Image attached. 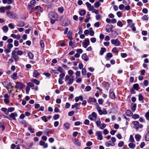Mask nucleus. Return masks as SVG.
I'll use <instances>...</instances> for the list:
<instances>
[{
	"mask_svg": "<svg viewBox=\"0 0 149 149\" xmlns=\"http://www.w3.org/2000/svg\"><path fill=\"white\" fill-rule=\"evenodd\" d=\"M102 134V132L101 131H97L95 133V135L97 137V139L100 140L102 139L103 137Z\"/></svg>",
	"mask_w": 149,
	"mask_h": 149,
	"instance_id": "5",
	"label": "nucleus"
},
{
	"mask_svg": "<svg viewBox=\"0 0 149 149\" xmlns=\"http://www.w3.org/2000/svg\"><path fill=\"white\" fill-rule=\"evenodd\" d=\"M111 43L116 46H118L120 44V42L118 39H113L111 40Z\"/></svg>",
	"mask_w": 149,
	"mask_h": 149,
	"instance_id": "4",
	"label": "nucleus"
},
{
	"mask_svg": "<svg viewBox=\"0 0 149 149\" xmlns=\"http://www.w3.org/2000/svg\"><path fill=\"white\" fill-rule=\"evenodd\" d=\"M17 114L16 113L14 112L11 113L9 115V117L14 120H16V117H17Z\"/></svg>",
	"mask_w": 149,
	"mask_h": 149,
	"instance_id": "8",
	"label": "nucleus"
},
{
	"mask_svg": "<svg viewBox=\"0 0 149 149\" xmlns=\"http://www.w3.org/2000/svg\"><path fill=\"white\" fill-rule=\"evenodd\" d=\"M129 147L131 149H133L135 147V145L132 143H130L128 144Z\"/></svg>",
	"mask_w": 149,
	"mask_h": 149,
	"instance_id": "38",
	"label": "nucleus"
},
{
	"mask_svg": "<svg viewBox=\"0 0 149 149\" xmlns=\"http://www.w3.org/2000/svg\"><path fill=\"white\" fill-rule=\"evenodd\" d=\"M86 4L87 6V7L88 8V9L90 11H91L92 12H93V7L91 6V4L88 2H86Z\"/></svg>",
	"mask_w": 149,
	"mask_h": 149,
	"instance_id": "9",
	"label": "nucleus"
},
{
	"mask_svg": "<svg viewBox=\"0 0 149 149\" xmlns=\"http://www.w3.org/2000/svg\"><path fill=\"white\" fill-rule=\"evenodd\" d=\"M72 32L70 31H69L67 34V37L70 40L73 39L72 37Z\"/></svg>",
	"mask_w": 149,
	"mask_h": 149,
	"instance_id": "21",
	"label": "nucleus"
},
{
	"mask_svg": "<svg viewBox=\"0 0 149 149\" xmlns=\"http://www.w3.org/2000/svg\"><path fill=\"white\" fill-rule=\"evenodd\" d=\"M28 55L29 58L31 59H32L33 58V54L31 52L28 53Z\"/></svg>",
	"mask_w": 149,
	"mask_h": 149,
	"instance_id": "33",
	"label": "nucleus"
},
{
	"mask_svg": "<svg viewBox=\"0 0 149 149\" xmlns=\"http://www.w3.org/2000/svg\"><path fill=\"white\" fill-rule=\"evenodd\" d=\"M124 144L123 141H120L119 143L118 144V146L119 147H122Z\"/></svg>",
	"mask_w": 149,
	"mask_h": 149,
	"instance_id": "44",
	"label": "nucleus"
},
{
	"mask_svg": "<svg viewBox=\"0 0 149 149\" xmlns=\"http://www.w3.org/2000/svg\"><path fill=\"white\" fill-rule=\"evenodd\" d=\"M49 17L51 19L57 18V15L56 13L54 12H51L49 14Z\"/></svg>",
	"mask_w": 149,
	"mask_h": 149,
	"instance_id": "6",
	"label": "nucleus"
},
{
	"mask_svg": "<svg viewBox=\"0 0 149 149\" xmlns=\"http://www.w3.org/2000/svg\"><path fill=\"white\" fill-rule=\"evenodd\" d=\"M57 70L61 73L63 71V69L61 67H58Z\"/></svg>",
	"mask_w": 149,
	"mask_h": 149,
	"instance_id": "64",
	"label": "nucleus"
},
{
	"mask_svg": "<svg viewBox=\"0 0 149 149\" xmlns=\"http://www.w3.org/2000/svg\"><path fill=\"white\" fill-rule=\"evenodd\" d=\"M74 143L77 146H80V141L79 140L76 139H74Z\"/></svg>",
	"mask_w": 149,
	"mask_h": 149,
	"instance_id": "17",
	"label": "nucleus"
},
{
	"mask_svg": "<svg viewBox=\"0 0 149 149\" xmlns=\"http://www.w3.org/2000/svg\"><path fill=\"white\" fill-rule=\"evenodd\" d=\"M58 10L61 13H62L64 11V9L63 7H60L58 8Z\"/></svg>",
	"mask_w": 149,
	"mask_h": 149,
	"instance_id": "48",
	"label": "nucleus"
},
{
	"mask_svg": "<svg viewBox=\"0 0 149 149\" xmlns=\"http://www.w3.org/2000/svg\"><path fill=\"white\" fill-rule=\"evenodd\" d=\"M40 74L37 71L35 70L33 73V77L36 78L39 77L40 76Z\"/></svg>",
	"mask_w": 149,
	"mask_h": 149,
	"instance_id": "10",
	"label": "nucleus"
},
{
	"mask_svg": "<svg viewBox=\"0 0 149 149\" xmlns=\"http://www.w3.org/2000/svg\"><path fill=\"white\" fill-rule=\"evenodd\" d=\"M2 29L3 31L5 32H7L8 30V27L6 25L3 26L2 28Z\"/></svg>",
	"mask_w": 149,
	"mask_h": 149,
	"instance_id": "23",
	"label": "nucleus"
},
{
	"mask_svg": "<svg viewBox=\"0 0 149 149\" xmlns=\"http://www.w3.org/2000/svg\"><path fill=\"white\" fill-rule=\"evenodd\" d=\"M126 114L128 116H132L133 115V113L130 110H128L126 111Z\"/></svg>",
	"mask_w": 149,
	"mask_h": 149,
	"instance_id": "18",
	"label": "nucleus"
},
{
	"mask_svg": "<svg viewBox=\"0 0 149 149\" xmlns=\"http://www.w3.org/2000/svg\"><path fill=\"white\" fill-rule=\"evenodd\" d=\"M11 57L13 58L15 61H18L19 59V57L16 54L11 56Z\"/></svg>",
	"mask_w": 149,
	"mask_h": 149,
	"instance_id": "19",
	"label": "nucleus"
},
{
	"mask_svg": "<svg viewBox=\"0 0 149 149\" xmlns=\"http://www.w3.org/2000/svg\"><path fill=\"white\" fill-rule=\"evenodd\" d=\"M31 81L37 85H38L39 84L40 82L39 81L36 79H33L31 80Z\"/></svg>",
	"mask_w": 149,
	"mask_h": 149,
	"instance_id": "32",
	"label": "nucleus"
},
{
	"mask_svg": "<svg viewBox=\"0 0 149 149\" xmlns=\"http://www.w3.org/2000/svg\"><path fill=\"white\" fill-rule=\"evenodd\" d=\"M91 89V87L89 86H87L85 88V90L87 91H90Z\"/></svg>",
	"mask_w": 149,
	"mask_h": 149,
	"instance_id": "62",
	"label": "nucleus"
},
{
	"mask_svg": "<svg viewBox=\"0 0 149 149\" xmlns=\"http://www.w3.org/2000/svg\"><path fill=\"white\" fill-rule=\"evenodd\" d=\"M86 70L85 68H83L81 70V74L83 75H85L86 74Z\"/></svg>",
	"mask_w": 149,
	"mask_h": 149,
	"instance_id": "45",
	"label": "nucleus"
},
{
	"mask_svg": "<svg viewBox=\"0 0 149 149\" xmlns=\"http://www.w3.org/2000/svg\"><path fill=\"white\" fill-rule=\"evenodd\" d=\"M148 133H147L145 137V140L146 141H149V131H148Z\"/></svg>",
	"mask_w": 149,
	"mask_h": 149,
	"instance_id": "41",
	"label": "nucleus"
},
{
	"mask_svg": "<svg viewBox=\"0 0 149 149\" xmlns=\"http://www.w3.org/2000/svg\"><path fill=\"white\" fill-rule=\"evenodd\" d=\"M7 47L9 49H10L13 47L12 44L11 43H8L7 45Z\"/></svg>",
	"mask_w": 149,
	"mask_h": 149,
	"instance_id": "58",
	"label": "nucleus"
},
{
	"mask_svg": "<svg viewBox=\"0 0 149 149\" xmlns=\"http://www.w3.org/2000/svg\"><path fill=\"white\" fill-rule=\"evenodd\" d=\"M106 125L105 124L102 123L100 124L99 127L101 129L103 130L106 127Z\"/></svg>",
	"mask_w": 149,
	"mask_h": 149,
	"instance_id": "42",
	"label": "nucleus"
},
{
	"mask_svg": "<svg viewBox=\"0 0 149 149\" xmlns=\"http://www.w3.org/2000/svg\"><path fill=\"white\" fill-rule=\"evenodd\" d=\"M139 97V100L140 101H142V102H143L144 101H143V97L142 96V94L141 93H139L138 95Z\"/></svg>",
	"mask_w": 149,
	"mask_h": 149,
	"instance_id": "20",
	"label": "nucleus"
},
{
	"mask_svg": "<svg viewBox=\"0 0 149 149\" xmlns=\"http://www.w3.org/2000/svg\"><path fill=\"white\" fill-rule=\"evenodd\" d=\"M8 27L11 29H13L14 28V25L13 23H10L8 24Z\"/></svg>",
	"mask_w": 149,
	"mask_h": 149,
	"instance_id": "49",
	"label": "nucleus"
},
{
	"mask_svg": "<svg viewBox=\"0 0 149 149\" xmlns=\"http://www.w3.org/2000/svg\"><path fill=\"white\" fill-rule=\"evenodd\" d=\"M100 5V3L99 1H97L95 3L94 6L95 8H97L99 7Z\"/></svg>",
	"mask_w": 149,
	"mask_h": 149,
	"instance_id": "27",
	"label": "nucleus"
},
{
	"mask_svg": "<svg viewBox=\"0 0 149 149\" xmlns=\"http://www.w3.org/2000/svg\"><path fill=\"white\" fill-rule=\"evenodd\" d=\"M89 44V41L88 39H86L84 40L82 46L85 48H86Z\"/></svg>",
	"mask_w": 149,
	"mask_h": 149,
	"instance_id": "7",
	"label": "nucleus"
},
{
	"mask_svg": "<svg viewBox=\"0 0 149 149\" xmlns=\"http://www.w3.org/2000/svg\"><path fill=\"white\" fill-rule=\"evenodd\" d=\"M100 24L99 22H97L95 23L94 26L95 27L98 28L100 26Z\"/></svg>",
	"mask_w": 149,
	"mask_h": 149,
	"instance_id": "52",
	"label": "nucleus"
},
{
	"mask_svg": "<svg viewBox=\"0 0 149 149\" xmlns=\"http://www.w3.org/2000/svg\"><path fill=\"white\" fill-rule=\"evenodd\" d=\"M132 123L134 125L135 128L136 130H138L139 128L141 129L143 127V125L142 124H140L137 121H134L132 122Z\"/></svg>",
	"mask_w": 149,
	"mask_h": 149,
	"instance_id": "3",
	"label": "nucleus"
},
{
	"mask_svg": "<svg viewBox=\"0 0 149 149\" xmlns=\"http://www.w3.org/2000/svg\"><path fill=\"white\" fill-rule=\"evenodd\" d=\"M17 25L19 27H23L24 25V23L23 22L21 21L19 22Z\"/></svg>",
	"mask_w": 149,
	"mask_h": 149,
	"instance_id": "30",
	"label": "nucleus"
},
{
	"mask_svg": "<svg viewBox=\"0 0 149 149\" xmlns=\"http://www.w3.org/2000/svg\"><path fill=\"white\" fill-rule=\"evenodd\" d=\"M117 25L120 27H122L123 26L122 22L120 20H119L118 21L117 23Z\"/></svg>",
	"mask_w": 149,
	"mask_h": 149,
	"instance_id": "43",
	"label": "nucleus"
},
{
	"mask_svg": "<svg viewBox=\"0 0 149 149\" xmlns=\"http://www.w3.org/2000/svg\"><path fill=\"white\" fill-rule=\"evenodd\" d=\"M129 0H123V3L125 5H127L129 4Z\"/></svg>",
	"mask_w": 149,
	"mask_h": 149,
	"instance_id": "47",
	"label": "nucleus"
},
{
	"mask_svg": "<svg viewBox=\"0 0 149 149\" xmlns=\"http://www.w3.org/2000/svg\"><path fill=\"white\" fill-rule=\"evenodd\" d=\"M82 58L84 60L87 61L88 60L86 54H84L82 56Z\"/></svg>",
	"mask_w": 149,
	"mask_h": 149,
	"instance_id": "34",
	"label": "nucleus"
},
{
	"mask_svg": "<svg viewBox=\"0 0 149 149\" xmlns=\"http://www.w3.org/2000/svg\"><path fill=\"white\" fill-rule=\"evenodd\" d=\"M112 28L113 26L112 25H107L106 26V30L107 32L109 33L110 30L112 29Z\"/></svg>",
	"mask_w": 149,
	"mask_h": 149,
	"instance_id": "11",
	"label": "nucleus"
},
{
	"mask_svg": "<svg viewBox=\"0 0 149 149\" xmlns=\"http://www.w3.org/2000/svg\"><path fill=\"white\" fill-rule=\"evenodd\" d=\"M7 16L11 19H17L18 18V15L14 13L8 12L6 13Z\"/></svg>",
	"mask_w": 149,
	"mask_h": 149,
	"instance_id": "2",
	"label": "nucleus"
},
{
	"mask_svg": "<svg viewBox=\"0 0 149 149\" xmlns=\"http://www.w3.org/2000/svg\"><path fill=\"white\" fill-rule=\"evenodd\" d=\"M112 54L111 53L109 52L107 53L105 58L108 61L110 59V58H111L112 57Z\"/></svg>",
	"mask_w": 149,
	"mask_h": 149,
	"instance_id": "13",
	"label": "nucleus"
},
{
	"mask_svg": "<svg viewBox=\"0 0 149 149\" xmlns=\"http://www.w3.org/2000/svg\"><path fill=\"white\" fill-rule=\"evenodd\" d=\"M17 73L16 72L14 73L12 76V78L14 80H16L17 79L18 77L17 76Z\"/></svg>",
	"mask_w": 149,
	"mask_h": 149,
	"instance_id": "29",
	"label": "nucleus"
},
{
	"mask_svg": "<svg viewBox=\"0 0 149 149\" xmlns=\"http://www.w3.org/2000/svg\"><path fill=\"white\" fill-rule=\"evenodd\" d=\"M112 52L116 54V55L118 54V51L117 50V48L115 47L113 48L112 50Z\"/></svg>",
	"mask_w": 149,
	"mask_h": 149,
	"instance_id": "28",
	"label": "nucleus"
},
{
	"mask_svg": "<svg viewBox=\"0 0 149 149\" xmlns=\"http://www.w3.org/2000/svg\"><path fill=\"white\" fill-rule=\"evenodd\" d=\"M94 102L96 103L95 105L96 108L97 109L99 114L100 115L102 114L106 115L107 114V110L105 109H103L102 110L101 109V108L99 106V105L97 102V100L96 99L94 98Z\"/></svg>",
	"mask_w": 149,
	"mask_h": 149,
	"instance_id": "1",
	"label": "nucleus"
},
{
	"mask_svg": "<svg viewBox=\"0 0 149 149\" xmlns=\"http://www.w3.org/2000/svg\"><path fill=\"white\" fill-rule=\"evenodd\" d=\"M95 17L96 19L97 20H100L102 18V17H101V15L100 14L96 15V16H95Z\"/></svg>",
	"mask_w": 149,
	"mask_h": 149,
	"instance_id": "36",
	"label": "nucleus"
},
{
	"mask_svg": "<svg viewBox=\"0 0 149 149\" xmlns=\"http://www.w3.org/2000/svg\"><path fill=\"white\" fill-rule=\"evenodd\" d=\"M106 52V49L105 48L102 47L100 52V54L101 55H103L104 53Z\"/></svg>",
	"mask_w": 149,
	"mask_h": 149,
	"instance_id": "25",
	"label": "nucleus"
},
{
	"mask_svg": "<svg viewBox=\"0 0 149 149\" xmlns=\"http://www.w3.org/2000/svg\"><path fill=\"white\" fill-rule=\"evenodd\" d=\"M132 118L134 119L138 118L139 117V116L137 114H135L132 116Z\"/></svg>",
	"mask_w": 149,
	"mask_h": 149,
	"instance_id": "55",
	"label": "nucleus"
},
{
	"mask_svg": "<svg viewBox=\"0 0 149 149\" xmlns=\"http://www.w3.org/2000/svg\"><path fill=\"white\" fill-rule=\"evenodd\" d=\"M139 85L138 84H135L133 86V88L136 91H138L139 89Z\"/></svg>",
	"mask_w": 149,
	"mask_h": 149,
	"instance_id": "26",
	"label": "nucleus"
},
{
	"mask_svg": "<svg viewBox=\"0 0 149 149\" xmlns=\"http://www.w3.org/2000/svg\"><path fill=\"white\" fill-rule=\"evenodd\" d=\"M85 13L86 12L84 10H81L79 13V14L81 16L84 15H85Z\"/></svg>",
	"mask_w": 149,
	"mask_h": 149,
	"instance_id": "51",
	"label": "nucleus"
},
{
	"mask_svg": "<svg viewBox=\"0 0 149 149\" xmlns=\"http://www.w3.org/2000/svg\"><path fill=\"white\" fill-rule=\"evenodd\" d=\"M42 120L45 122H47V117L46 116H43L41 117Z\"/></svg>",
	"mask_w": 149,
	"mask_h": 149,
	"instance_id": "59",
	"label": "nucleus"
},
{
	"mask_svg": "<svg viewBox=\"0 0 149 149\" xmlns=\"http://www.w3.org/2000/svg\"><path fill=\"white\" fill-rule=\"evenodd\" d=\"M89 34L91 36H93V30L92 27H91L89 29Z\"/></svg>",
	"mask_w": 149,
	"mask_h": 149,
	"instance_id": "37",
	"label": "nucleus"
},
{
	"mask_svg": "<svg viewBox=\"0 0 149 149\" xmlns=\"http://www.w3.org/2000/svg\"><path fill=\"white\" fill-rule=\"evenodd\" d=\"M131 110L132 111L134 112L136 110V104H132L131 105Z\"/></svg>",
	"mask_w": 149,
	"mask_h": 149,
	"instance_id": "22",
	"label": "nucleus"
},
{
	"mask_svg": "<svg viewBox=\"0 0 149 149\" xmlns=\"http://www.w3.org/2000/svg\"><path fill=\"white\" fill-rule=\"evenodd\" d=\"M68 74L72 76L74 74V72L72 70H69L68 71Z\"/></svg>",
	"mask_w": 149,
	"mask_h": 149,
	"instance_id": "54",
	"label": "nucleus"
},
{
	"mask_svg": "<svg viewBox=\"0 0 149 149\" xmlns=\"http://www.w3.org/2000/svg\"><path fill=\"white\" fill-rule=\"evenodd\" d=\"M141 136L140 135L138 134L135 135V139L137 141H139L140 139L141 138Z\"/></svg>",
	"mask_w": 149,
	"mask_h": 149,
	"instance_id": "31",
	"label": "nucleus"
},
{
	"mask_svg": "<svg viewBox=\"0 0 149 149\" xmlns=\"http://www.w3.org/2000/svg\"><path fill=\"white\" fill-rule=\"evenodd\" d=\"M65 76V73H62L61 74H60L59 75V78L61 79H63V78Z\"/></svg>",
	"mask_w": 149,
	"mask_h": 149,
	"instance_id": "56",
	"label": "nucleus"
},
{
	"mask_svg": "<svg viewBox=\"0 0 149 149\" xmlns=\"http://www.w3.org/2000/svg\"><path fill=\"white\" fill-rule=\"evenodd\" d=\"M141 19L143 21H148V18L147 15H145L141 17Z\"/></svg>",
	"mask_w": 149,
	"mask_h": 149,
	"instance_id": "40",
	"label": "nucleus"
},
{
	"mask_svg": "<svg viewBox=\"0 0 149 149\" xmlns=\"http://www.w3.org/2000/svg\"><path fill=\"white\" fill-rule=\"evenodd\" d=\"M109 93H110V95H109L111 99L113 100H115V94L113 92V91H112L111 92L110 91Z\"/></svg>",
	"mask_w": 149,
	"mask_h": 149,
	"instance_id": "12",
	"label": "nucleus"
},
{
	"mask_svg": "<svg viewBox=\"0 0 149 149\" xmlns=\"http://www.w3.org/2000/svg\"><path fill=\"white\" fill-rule=\"evenodd\" d=\"M130 141L131 143L134 142V139L132 135H130Z\"/></svg>",
	"mask_w": 149,
	"mask_h": 149,
	"instance_id": "53",
	"label": "nucleus"
},
{
	"mask_svg": "<svg viewBox=\"0 0 149 149\" xmlns=\"http://www.w3.org/2000/svg\"><path fill=\"white\" fill-rule=\"evenodd\" d=\"M50 72L51 73H54V74H58V70H52Z\"/></svg>",
	"mask_w": 149,
	"mask_h": 149,
	"instance_id": "57",
	"label": "nucleus"
},
{
	"mask_svg": "<svg viewBox=\"0 0 149 149\" xmlns=\"http://www.w3.org/2000/svg\"><path fill=\"white\" fill-rule=\"evenodd\" d=\"M95 123L97 127H99L100 126L101 123L100 119H99L95 121Z\"/></svg>",
	"mask_w": 149,
	"mask_h": 149,
	"instance_id": "35",
	"label": "nucleus"
},
{
	"mask_svg": "<svg viewBox=\"0 0 149 149\" xmlns=\"http://www.w3.org/2000/svg\"><path fill=\"white\" fill-rule=\"evenodd\" d=\"M16 86L19 88H22L23 87V85L20 82L17 83L16 84Z\"/></svg>",
	"mask_w": 149,
	"mask_h": 149,
	"instance_id": "24",
	"label": "nucleus"
},
{
	"mask_svg": "<svg viewBox=\"0 0 149 149\" xmlns=\"http://www.w3.org/2000/svg\"><path fill=\"white\" fill-rule=\"evenodd\" d=\"M71 78H70L69 80L67 83V85H70L71 84L74 80V77L73 76H71Z\"/></svg>",
	"mask_w": 149,
	"mask_h": 149,
	"instance_id": "14",
	"label": "nucleus"
},
{
	"mask_svg": "<svg viewBox=\"0 0 149 149\" xmlns=\"http://www.w3.org/2000/svg\"><path fill=\"white\" fill-rule=\"evenodd\" d=\"M14 44L15 47H17L19 45V42L17 40H15L14 42Z\"/></svg>",
	"mask_w": 149,
	"mask_h": 149,
	"instance_id": "63",
	"label": "nucleus"
},
{
	"mask_svg": "<svg viewBox=\"0 0 149 149\" xmlns=\"http://www.w3.org/2000/svg\"><path fill=\"white\" fill-rule=\"evenodd\" d=\"M120 55L123 58H125L127 56V54L125 53H121Z\"/></svg>",
	"mask_w": 149,
	"mask_h": 149,
	"instance_id": "60",
	"label": "nucleus"
},
{
	"mask_svg": "<svg viewBox=\"0 0 149 149\" xmlns=\"http://www.w3.org/2000/svg\"><path fill=\"white\" fill-rule=\"evenodd\" d=\"M35 9L38 12L42 13L43 11V10L42 9L41 7L40 6H38L36 7Z\"/></svg>",
	"mask_w": 149,
	"mask_h": 149,
	"instance_id": "16",
	"label": "nucleus"
},
{
	"mask_svg": "<svg viewBox=\"0 0 149 149\" xmlns=\"http://www.w3.org/2000/svg\"><path fill=\"white\" fill-rule=\"evenodd\" d=\"M146 119L149 121V112L147 111L145 116Z\"/></svg>",
	"mask_w": 149,
	"mask_h": 149,
	"instance_id": "46",
	"label": "nucleus"
},
{
	"mask_svg": "<svg viewBox=\"0 0 149 149\" xmlns=\"http://www.w3.org/2000/svg\"><path fill=\"white\" fill-rule=\"evenodd\" d=\"M148 84V80H145L144 81L143 84L145 86H147Z\"/></svg>",
	"mask_w": 149,
	"mask_h": 149,
	"instance_id": "61",
	"label": "nucleus"
},
{
	"mask_svg": "<svg viewBox=\"0 0 149 149\" xmlns=\"http://www.w3.org/2000/svg\"><path fill=\"white\" fill-rule=\"evenodd\" d=\"M5 8L4 7L2 6L0 8V13H3L5 12Z\"/></svg>",
	"mask_w": 149,
	"mask_h": 149,
	"instance_id": "39",
	"label": "nucleus"
},
{
	"mask_svg": "<svg viewBox=\"0 0 149 149\" xmlns=\"http://www.w3.org/2000/svg\"><path fill=\"white\" fill-rule=\"evenodd\" d=\"M69 45L72 48H73L74 47V44L70 40L69 43Z\"/></svg>",
	"mask_w": 149,
	"mask_h": 149,
	"instance_id": "50",
	"label": "nucleus"
},
{
	"mask_svg": "<svg viewBox=\"0 0 149 149\" xmlns=\"http://www.w3.org/2000/svg\"><path fill=\"white\" fill-rule=\"evenodd\" d=\"M70 21L68 19H67L64 21L62 23V25L65 26H68L70 24Z\"/></svg>",
	"mask_w": 149,
	"mask_h": 149,
	"instance_id": "15",
	"label": "nucleus"
}]
</instances>
